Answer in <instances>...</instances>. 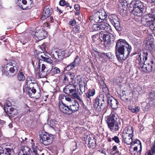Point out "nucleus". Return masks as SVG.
<instances>
[{
    "label": "nucleus",
    "mask_w": 155,
    "mask_h": 155,
    "mask_svg": "<svg viewBox=\"0 0 155 155\" xmlns=\"http://www.w3.org/2000/svg\"><path fill=\"white\" fill-rule=\"evenodd\" d=\"M105 101H107L108 104L114 109L118 107V102L109 94L107 87L104 88L103 92L96 98L93 106L94 109L97 111L106 110L107 106Z\"/></svg>",
    "instance_id": "nucleus-1"
},
{
    "label": "nucleus",
    "mask_w": 155,
    "mask_h": 155,
    "mask_svg": "<svg viewBox=\"0 0 155 155\" xmlns=\"http://www.w3.org/2000/svg\"><path fill=\"white\" fill-rule=\"evenodd\" d=\"M95 31L103 30L99 33V37L100 40L104 41V45L106 48L109 47L111 44L113 43L115 40L114 35L109 32L111 31L110 26L104 22L100 24H96L93 25Z\"/></svg>",
    "instance_id": "nucleus-2"
},
{
    "label": "nucleus",
    "mask_w": 155,
    "mask_h": 155,
    "mask_svg": "<svg viewBox=\"0 0 155 155\" xmlns=\"http://www.w3.org/2000/svg\"><path fill=\"white\" fill-rule=\"evenodd\" d=\"M38 59L37 60L36 64L37 66L35 68V62L32 61V65L35 68V73L38 72V77L39 78H43L48 75L50 73L51 70L48 69L47 66L44 64H41L40 63V60L43 61L51 64L52 61L50 57L47 55L45 54L44 52H41L37 54Z\"/></svg>",
    "instance_id": "nucleus-3"
},
{
    "label": "nucleus",
    "mask_w": 155,
    "mask_h": 155,
    "mask_svg": "<svg viewBox=\"0 0 155 155\" xmlns=\"http://www.w3.org/2000/svg\"><path fill=\"white\" fill-rule=\"evenodd\" d=\"M132 50L131 46L125 40L119 39L117 41L115 46V54L120 62L126 59Z\"/></svg>",
    "instance_id": "nucleus-4"
},
{
    "label": "nucleus",
    "mask_w": 155,
    "mask_h": 155,
    "mask_svg": "<svg viewBox=\"0 0 155 155\" xmlns=\"http://www.w3.org/2000/svg\"><path fill=\"white\" fill-rule=\"evenodd\" d=\"M137 62H138L140 67L141 68L143 71L145 72H150L154 71L155 69V62L151 61L146 64L144 63L145 61L142 57V55L139 53L136 56Z\"/></svg>",
    "instance_id": "nucleus-5"
},
{
    "label": "nucleus",
    "mask_w": 155,
    "mask_h": 155,
    "mask_svg": "<svg viewBox=\"0 0 155 155\" xmlns=\"http://www.w3.org/2000/svg\"><path fill=\"white\" fill-rule=\"evenodd\" d=\"M129 7L133 8L132 13L135 16H141L145 11L143 4L140 1L134 0L130 4Z\"/></svg>",
    "instance_id": "nucleus-6"
},
{
    "label": "nucleus",
    "mask_w": 155,
    "mask_h": 155,
    "mask_svg": "<svg viewBox=\"0 0 155 155\" xmlns=\"http://www.w3.org/2000/svg\"><path fill=\"white\" fill-rule=\"evenodd\" d=\"M4 74L8 77L13 76L18 72V65L16 63L8 64L4 68Z\"/></svg>",
    "instance_id": "nucleus-7"
},
{
    "label": "nucleus",
    "mask_w": 155,
    "mask_h": 155,
    "mask_svg": "<svg viewBox=\"0 0 155 155\" xmlns=\"http://www.w3.org/2000/svg\"><path fill=\"white\" fill-rule=\"evenodd\" d=\"M75 85H73L70 84L64 88L63 91L65 94H70L74 98L82 102L80 97L78 95V91L76 90Z\"/></svg>",
    "instance_id": "nucleus-8"
},
{
    "label": "nucleus",
    "mask_w": 155,
    "mask_h": 155,
    "mask_svg": "<svg viewBox=\"0 0 155 155\" xmlns=\"http://www.w3.org/2000/svg\"><path fill=\"white\" fill-rule=\"evenodd\" d=\"M40 142L45 145L47 146L52 143L54 136L51 134L44 132L39 135Z\"/></svg>",
    "instance_id": "nucleus-9"
},
{
    "label": "nucleus",
    "mask_w": 155,
    "mask_h": 155,
    "mask_svg": "<svg viewBox=\"0 0 155 155\" xmlns=\"http://www.w3.org/2000/svg\"><path fill=\"white\" fill-rule=\"evenodd\" d=\"M107 15L104 10L97 12L94 16V18L95 21L96 23L102 22L107 17Z\"/></svg>",
    "instance_id": "nucleus-10"
},
{
    "label": "nucleus",
    "mask_w": 155,
    "mask_h": 155,
    "mask_svg": "<svg viewBox=\"0 0 155 155\" xmlns=\"http://www.w3.org/2000/svg\"><path fill=\"white\" fill-rule=\"evenodd\" d=\"M133 137L132 136L127 134H122V141L127 145H134L136 143L141 144L140 141L136 139L133 141Z\"/></svg>",
    "instance_id": "nucleus-11"
},
{
    "label": "nucleus",
    "mask_w": 155,
    "mask_h": 155,
    "mask_svg": "<svg viewBox=\"0 0 155 155\" xmlns=\"http://www.w3.org/2000/svg\"><path fill=\"white\" fill-rule=\"evenodd\" d=\"M109 20L112 25L117 30L120 31V29L119 19L116 15H112L109 17Z\"/></svg>",
    "instance_id": "nucleus-12"
},
{
    "label": "nucleus",
    "mask_w": 155,
    "mask_h": 155,
    "mask_svg": "<svg viewBox=\"0 0 155 155\" xmlns=\"http://www.w3.org/2000/svg\"><path fill=\"white\" fill-rule=\"evenodd\" d=\"M107 123H120V120L117 114L112 113L107 117L106 120Z\"/></svg>",
    "instance_id": "nucleus-13"
},
{
    "label": "nucleus",
    "mask_w": 155,
    "mask_h": 155,
    "mask_svg": "<svg viewBox=\"0 0 155 155\" xmlns=\"http://www.w3.org/2000/svg\"><path fill=\"white\" fill-rule=\"evenodd\" d=\"M74 73L71 72H68L65 73L63 75L62 80L64 83L66 84H73L74 80Z\"/></svg>",
    "instance_id": "nucleus-14"
},
{
    "label": "nucleus",
    "mask_w": 155,
    "mask_h": 155,
    "mask_svg": "<svg viewBox=\"0 0 155 155\" xmlns=\"http://www.w3.org/2000/svg\"><path fill=\"white\" fill-rule=\"evenodd\" d=\"M135 146L133 148L132 147L131 145L130 148V153L132 155H140L142 150V146L141 143H136Z\"/></svg>",
    "instance_id": "nucleus-15"
},
{
    "label": "nucleus",
    "mask_w": 155,
    "mask_h": 155,
    "mask_svg": "<svg viewBox=\"0 0 155 155\" xmlns=\"http://www.w3.org/2000/svg\"><path fill=\"white\" fill-rule=\"evenodd\" d=\"M59 102L64 103L67 102V103H73L74 101V99L70 95H65L64 94H60L59 96Z\"/></svg>",
    "instance_id": "nucleus-16"
},
{
    "label": "nucleus",
    "mask_w": 155,
    "mask_h": 155,
    "mask_svg": "<svg viewBox=\"0 0 155 155\" xmlns=\"http://www.w3.org/2000/svg\"><path fill=\"white\" fill-rule=\"evenodd\" d=\"M35 38H37L35 39L36 41H40L45 38L47 36V32L43 30H38L35 32Z\"/></svg>",
    "instance_id": "nucleus-17"
},
{
    "label": "nucleus",
    "mask_w": 155,
    "mask_h": 155,
    "mask_svg": "<svg viewBox=\"0 0 155 155\" xmlns=\"http://www.w3.org/2000/svg\"><path fill=\"white\" fill-rule=\"evenodd\" d=\"M52 12V9L49 6H45L43 12L42 16L41 18V20H44L49 17Z\"/></svg>",
    "instance_id": "nucleus-18"
},
{
    "label": "nucleus",
    "mask_w": 155,
    "mask_h": 155,
    "mask_svg": "<svg viewBox=\"0 0 155 155\" xmlns=\"http://www.w3.org/2000/svg\"><path fill=\"white\" fill-rule=\"evenodd\" d=\"M58 106L60 111L63 113L70 114L69 106L66 105L64 103L59 101Z\"/></svg>",
    "instance_id": "nucleus-19"
},
{
    "label": "nucleus",
    "mask_w": 155,
    "mask_h": 155,
    "mask_svg": "<svg viewBox=\"0 0 155 155\" xmlns=\"http://www.w3.org/2000/svg\"><path fill=\"white\" fill-rule=\"evenodd\" d=\"M0 155H15V153L12 149L0 147Z\"/></svg>",
    "instance_id": "nucleus-20"
},
{
    "label": "nucleus",
    "mask_w": 155,
    "mask_h": 155,
    "mask_svg": "<svg viewBox=\"0 0 155 155\" xmlns=\"http://www.w3.org/2000/svg\"><path fill=\"white\" fill-rule=\"evenodd\" d=\"M153 15L154 18L155 19L154 20L146 21L147 24L143 23V21L145 19L144 18L142 19V23L146 26H149L151 29L155 31V12L153 13Z\"/></svg>",
    "instance_id": "nucleus-21"
},
{
    "label": "nucleus",
    "mask_w": 155,
    "mask_h": 155,
    "mask_svg": "<svg viewBox=\"0 0 155 155\" xmlns=\"http://www.w3.org/2000/svg\"><path fill=\"white\" fill-rule=\"evenodd\" d=\"M108 127L110 130L112 132H115L118 130L120 128V123H107Z\"/></svg>",
    "instance_id": "nucleus-22"
},
{
    "label": "nucleus",
    "mask_w": 155,
    "mask_h": 155,
    "mask_svg": "<svg viewBox=\"0 0 155 155\" xmlns=\"http://www.w3.org/2000/svg\"><path fill=\"white\" fill-rule=\"evenodd\" d=\"M149 99L150 101L149 103L150 106L155 107V92L152 91L149 94Z\"/></svg>",
    "instance_id": "nucleus-23"
},
{
    "label": "nucleus",
    "mask_w": 155,
    "mask_h": 155,
    "mask_svg": "<svg viewBox=\"0 0 155 155\" xmlns=\"http://www.w3.org/2000/svg\"><path fill=\"white\" fill-rule=\"evenodd\" d=\"M74 104L70 105L69 106V112L71 114L75 111L78 110L79 107V104L76 101H74Z\"/></svg>",
    "instance_id": "nucleus-24"
},
{
    "label": "nucleus",
    "mask_w": 155,
    "mask_h": 155,
    "mask_svg": "<svg viewBox=\"0 0 155 155\" xmlns=\"http://www.w3.org/2000/svg\"><path fill=\"white\" fill-rule=\"evenodd\" d=\"M15 108L12 107H10L4 108V110L6 113L9 117H14L15 113L14 111Z\"/></svg>",
    "instance_id": "nucleus-25"
},
{
    "label": "nucleus",
    "mask_w": 155,
    "mask_h": 155,
    "mask_svg": "<svg viewBox=\"0 0 155 155\" xmlns=\"http://www.w3.org/2000/svg\"><path fill=\"white\" fill-rule=\"evenodd\" d=\"M25 84L28 85L29 84L30 87H32V85H36V81H35V78L31 76H28L27 78L25 81Z\"/></svg>",
    "instance_id": "nucleus-26"
},
{
    "label": "nucleus",
    "mask_w": 155,
    "mask_h": 155,
    "mask_svg": "<svg viewBox=\"0 0 155 155\" xmlns=\"http://www.w3.org/2000/svg\"><path fill=\"white\" fill-rule=\"evenodd\" d=\"M122 134L133 136V131L132 127L130 126L126 127L123 132Z\"/></svg>",
    "instance_id": "nucleus-27"
},
{
    "label": "nucleus",
    "mask_w": 155,
    "mask_h": 155,
    "mask_svg": "<svg viewBox=\"0 0 155 155\" xmlns=\"http://www.w3.org/2000/svg\"><path fill=\"white\" fill-rule=\"evenodd\" d=\"M15 2L18 6L23 9L26 8L27 2L25 0H15Z\"/></svg>",
    "instance_id": "nucleus-28"
},
{
    "label": "nucleus",
    "mask_w": 155,
    "mask_h": 155,
    "mask_svg": "<svg viewBox=\"0 0 155 155\" xmlns=\"http://www.w3.org/2000/svg\"><path fill=\"white\" fill-rule=\"evenodd\" d=\"M95 94V90L94 89L89 90L88 91L86 94V98L88 100V101H91V100L93 96Z\"/></svg>",
    "instance_id": "nucleus-29"
},
{
    "label": "nucleus",
    "mask_w": 155,
    "mask_h": 155,
    "mask_svg": "<svg viewBox=\"0 0 155 155\" xmlns=\"http://www.w3.org/2000/svg\"><path fill=\"white\" fill-rule=\"evenodd\" d=\"M80 59L78 56H77L74 61L71 63L69 64L71 67L72 69H74L75 67L77 66L80 63Z\"/></svg>",
    "instance_id": "nucleus-30"
},
{
    "label": "nucleus",
    "mask_w": 155,
    "mask_h": 155,
    "mask_svg": "<svg viewBox=\"0 0 155 155\" xmlns=\"http://www.w3.org/2000/svg\"><path fill=\"white\" fill-rule=\"evenodd\" d=\"M88 147L91 148H93L96 146V142L94 138L92 139L89 137H88Z\"/></svg>",
    "instance_id": "nucleus-31"
},
{
    "label": "nucleus",
    "mask_w": 155,
    "mask_h": 155,
    "mask_svg": "<svg viewBox=\"0 0 155 155\" xmlns=\"http://www.w3.org/2000/svg\"><path fill=\"white\" fill-rule=\"evenodd\" d=\"M21 151L22 152L21 154H31V153H32L31 152V150L30 148L26 146L22 147H21Z\"/></svg>",
    "instance_id": "nucleus-32"
},
{
    "label": "nucleus",
    "mask_w": 155,
    "mask_h": 155,
    "mask_svg": "<svg viewBox=\"0 0 155 155\" xmlns=\"http://www.w3.org/2000/svg\"><path fill=\"white\" fill-rule=\"evenodd\" d=\"M21 151L22 152L21 154H31V153H32L31 152V150L30 148L26 146L22 147H21Z\"/></svg>",
    "instance_id": "nucleus-33"
},
{
    "label": "nucleus",
    "mask_w": 155,
    "mask_h": 155,
    "mask_svg": "<svg viewBox=\"0 0 155 155\" xmlns=\"http://www.w3.org/2000/svg\"><path fill=\"white\" fill-rule=\"evenodd\" d=\"M51 71L50 73L51 75L54 76L59 74L60 73L61 71L59 68L57 67H55L50 69Z\"/></svg>",
    "instance_id": "nucleus-34"
},
{
    "label": "nucleus",
    "mask_w": 155,
    "mask_h": 155,
    "mask_svg": "<svg viewBox=\"0 0 155 155\" xmlns=\"http://www.w3.org/2000/svg\"><path fill=\"white\" fill-rule=\"evenodd\" d=\"M128 109L131 112L136 114L139 111L140 107L138 106L133 107V106L131 105H129L128 107Z\"/></svg>",
    "instance_id": "nucleus-35"
},
{
    "label": "nucleus",
    "mask_w": 155,
    "mask_h": 155,
    "mask_svg": "<svg viewBox=\"0 0 155 155\" xmlns=\"http://www.w3.org/2000/svg\"><path fill=\"white\" fill-rule=\"evenodd\" d=\"M146 155H155V142L153 143V146L151 149L147 151Z\"/></svg>",
    "instance_id": "nucleus-36"
},
{
    "label": "nucleus",
    "mask_w": 155,
    "mask_h": 155,
    "mask_svg": "<svg viewBox=\"0 0 155 155\" xmlns=\"http://www.w3.org/2000/svg\"><path fill=\"white\" fill-rule=\"evenodd\" d=\"M80 90L81 93L84 92L85 90L86 84L84 81H79Z\"/></svg>",
    "instance_id": "nucleus-37"
},
{
    "label": "nucleus",
    "mask_w": 155,
    "mask_h": 155,
    "mask_svg": "<svg viewBox=\"0 0 155 155\" xmlns=\"http://www.w3.org/2000/svg\"><path fill=\"white\" fill-rule=\"evenodd\" d=\"M154 48L153 43L152 42H147L146 45V48L150 51H152Z\"/></svg>",
    "instance_id": "nucleus-38"
},
{
    "label": "nucleus",
    "mask_w": 155,
    "mask_h": 155,
    "mask_svg": "<svg viewBox=\"0 0 155 155\" xmlns=\"http://www.w3.org/2000/svg\"><path fill=\"white\" fill-rule=\"evenodd\" d=\"M101 56L102 57H104L106 58H108L109 59L112 58V54L111 52H108L106 54L105 53H102L101 54Z\"/></svg>",
    "instance_id": "nucleus-39"
},
{
    "label": "nucleus",
    "mask_w": 155,
    "mask_h": 155,
    "mask_svg": "<svg viewBox=\"0 0 155 155\" xmlns=\"http://www.w3.org/2000/svg\"><path fill=\"white\" fill-rule=\"evenodd\" d=\"M17 78L19 81H21L25 80V77L22 73L20 72L18 74Z\"/></svg>",
    "instance_id": "nucleus-40"
},
{
    "label": "nucleus",
    "mask_w": 155,
    "mask_h": 155,
    "mask_svg": "<svg viewBox=\"0 0 155 155\" xmlns=\"http://www.w3.org/2000/svg\"><path fill=\"white\" fill-rule=\"evenodd\" d=\"M12 101L10 99H8L6 101V102L4 105V108H6L10 107H12Z\"/></svg>",
    "instance_id": "nucleus-41"
},
{
    "label": "nucleus",
    "mask_w": 155,
    "mask_h": 155,
    "mask_svg": "<svg viewBox=\"0 0 155 155\" xmlns=\"http://www.w3.org/2000/svg\"><path fill=\"white\" fill-rule=\"evenodd\" d=\"M119 2L121 4V6L124 8H126L129 4L128 3L126 0H119Z\"/></svg>",
    "instance_id": "nucleus-42"
},
{
    "label": "nucleus",
    "mask_w": 155,
    "mask_h": 155,
    "mask_svg": "<svg viewBox=\"0 0 155 155\" xmlns=\"http://www.w3.org/2000/svg\"><path fill=\"white\" fill-rule=\"evenodd\" d=\"M53 57L56 59L58 60L59 58H60V55H59L58 51H55L52 52Z\"/></svg>",
    "instance_id": "nucleus-43"
},
{
    "label": "nucleus",
    "mask_w": 155,
    "mask_h": 155,
    "mask_svg": "<svg viewBox=\"0 0 155 155\" xmlns=\"http://www.w3.org/2000/svg\"><path fill=\"white\" fill-rule=\"evenodd\" d=\"M38 144L36 143H33L31 147L32 149L33 152H36L37 151L38 149Z\"/></svg>",
    "instance_id": "nucleus-44"
},
{
    "label": "nucleus",
    "mask_w": 155,
    "mask_h": 155,
    "mask_svg": "<svg viewBox=\"0 0 155 155\" xmlns=\"http://www.w3.org/2000/svg\"><path fill=\"white\" fill-rule=\"evenodd\" d=\"M32 86L30 87V85H29V86H27L26 87V91L28 93V94L29 96L31 97L32 95V93H31V89L32 88Z\"/></svg>",
    "instance_id": "nucleus-45"
},
{
    "label": "nucleus",
    "mask_w": 155,
    "mask_h": 155,
    "mask_svg": "<svg viewBox=\"0 0 155 155\" xmlns=\"http://www.w3.org/2000/svg\"><path fill=\"white\" fill-rule=\"evenodd\" d=\"M5 148H10L14 150V149L15 148V146L13 144L8 143Z\"/></svg>",
    "instance_id": "nucleus-46"
},
{
    "label": "nucleus",
    "mask_w": 155,
    "mask_h": 155,
    "mask_svg": "<svg viewBox=\"0 0 155 155\" xmlns=\"http://www.w3.org/2000/svg\"><path fill=\"white\" fill-rule=\"evenodd\" d=\"M112 140L117 143H119L120 142L119 139L117 136H114V137H113L112 138Z\"/></svg>",
    "instance_id": "nucleus-47"
},
{
    "label": "nucleus",
    "mask_w": 155,
    "mask_h": 155,
    "mask_svg": "<svg viewBox=\"0 0 155 155\" xmlns=\"http://www.w3.org/2000/svg\"><path fill=\"white\" fill-rule=\"evenodd\" d=\"M127 96L125 94V95H123L121 98V100L126 102L128 101H129V99Z\"/></svg>",
    "instance_id": "nucleus-48"
},
{
    "label": "nucleus",
    "mask_w": 155,
    "mask_h": 155,
    "mask_svg": "<svg viewBox=\"0 0 155 155\" xmlns=\"http://www.w3.org/2000/svg\"><path fill=\"white\" fill-rule=\"evenodd\" d=\"M148 53L147 52H144L142 55V57H143V58L145 61L147 59V56Z\"/></svg>",
    "instance_id": "nucleus-49"
},
{
    "label": "nucleus",
    "mask_w": 155,
    "mask_h": 155,
    "mask_svg": "<svg viewBox=\"0 0 155 155\" xmlns=\"http://www.w3.org/2000/svg\"><path fill=\"white\" fill-rule=\"evenodd\" d=\"M67 2H66L65 0H61L60 1L59 5L61 6L66 5Z\"/></svg>",
    "instance_id": "nucleus-50"
},
{
    "label": "nucleus",
    "mask_w": 155,
    "mask_h": 155,
    "mask_svg": "<svg viewBox=\"0 0 155 155\" xmlns=\"http://www.w3.org/2000/svg\"><path fill=\"white\" fill-rule=\"evenodd\" d=\"M59 55H60V58H59L58 60H60L61 59H62L63 56L64 55V51H62L61 52H58Z\"/></svg>",
    "instance_id": "nucleus-51"
},
{
    "label": "nucleus",
    "mask_w": 155,
    "mask_h": 155,
    "mask_svg": "<svg viewBox=\"0 0 155 155\" xmlns=\"http://www.w3.org/2000/svg\"><path fill=\"white\" fill-rule=\"evenodd\" d=\"M76 21L74 19H73L69 22L70 25L72 26L76 24Z\"/></svg>",
    "instance_id": "nucleus-52"
},
{
    "label": "nucleus",
    "mask_w": 155,
    "mask_h": 155,
    "mask_svg": "<svg viewBox=\"0 0 155 155\" xmlns=\"http://www.w3.org/2000/svg\"><path fill=\"white\" fill-rule=\"evenodd\" d=\"M80 6L78 4H75L74 5V8L76 11H78L80 9Z\"/></svg>",
    "instance_id": "nucleus-53"
},
{
    "label": "nucleus",
    "mask_w": 155,
    "mask_h": 155,
    "mask_svg": "<svg viewBox=\"0 0 155 155\" xmlns=\"http://www.w3.org/2000/svg\"><path fill=\"white\" fill-rule=\"evenodd\" d=\"M66 6L67 7H69V10H70V12H71L72 11V7L70 5V4L69 3L67 2L66 5Z\"/></svg>",
    "instance_id": "nucleus-54"
},
{
    "label": "nucleus",
    "mask_w": 155,
    "mask_h": 155,
    "mask_svg": "<svg viewBox=\"0 0 155 155\" xmlns=\"http://www.w3.org/2000/svg\"><path fill=\"white\" fill-rule=\"evenodd\" d=\"M65 69L67 71H69L72 69H73L71 67L69 64H68V66L65 67Z\"/></svg>",
    "instance_id": "nucleus-55"
},
{
    "label": "nucleus",
    "mask_w": 155,
    "mask_h": 155,
    "mask_svg": "<svg viewBox=\"0 0 155 155\" xmlns=\"http://www.w3.org/2000/svg\"><path fill=\"white\" fill-rule=\"evenodd\" d=\"M112 154L113 155H120V153L118 151H116L113 152Z\"/></svg>",
    "instance_id": "nucleus-56"
},
{
    "label": "nucleus",
    "mask_w": 155,
    "mask_h": 155,
    "mask_svg": "<svg viewBox=\"0 0 155 155\" xmlns=\"http://www.w3.org/2000/svg\"><path fill=\"white\" fill-rule=\"evenodd\" d=\"M152 5L155 6V0H149Z\"/></svg>",
    "instance_id": "nucleus-57"
},
{
    "label": "nucleus",
    "mask_w": 155,
    "mask_h": 155,
    "mask_svg": "<svg viewBox=\"0 0 155 155\" xmlns=\"http://www.w3.org/2000/svg\"><path fill=\"white\" fill-rule=\"evenodd\" d=\"M40 48L42 51H44L46 50V48L44 46L42 45L40 47Z\"/></svg>",
    "instance_id": "nucleus-58"
},
{
    "label": "nucleus",
    "mask_w": 155,
    "mask_h": 155,
    "mask_svg": "<svg viewBox=\"0 0 155 155\" xmlns=\"http://www.w3.org/2000/svg\"><path fill=\"white\" fill-rule=\"evenodd\" d=\"M32 88L31 89V93L32 94V93L35 94L36 92V90L34 88V87L33 86H32Z\"/></svg>",
    "instance_id": "nucleus-59"
},
{
    "label": "nucleus",
    "mask_w": 155,
    "mask_h": 155,
    "mask_svg": "<svg viewBox=\"0 0 155 155\" xmlns=\"http://www.w3.org/2000/svg\"><path fill=\"white\" fill-rule=\"evenodd\" d=\"M117 147L115 145L113 147L112 150H113V152L117 151Z\"/></svg>",
    "instance_id": "nucleus-60"
},
{
    "label": "nucleus",
    "mask_w": 155,
    "mask_h": 155,
    "mask_svg": "<svg viewBox=\"0 0 155 155\" xmlns=\"http://www.w3.org/2000/svg\"><path fill=\"white\" fill-rule=\"evenodd\" d=\"M96 36L98 37V35H93L92 36V38L93 40L95 41L96 40Z\"/></svg>",
    "instance_id": "nucleus-61"
},
{
    "label": "nucleus",
    "mask_w": 155,
    "mask_h": 155,
    "mask_svg": "<svg viewBox=\"0 0 155 155\" xmlns=\"http://www.w3.org/2000/svg\"><path fill=\"white\" fill-rule=\"evenodd\" d=\"M79 82V81H81V79L80 78V76H78L75 78Z\"/></svg>",
    "instance_id": "nucleus-62"
},
{
    "label": "nucleus",
    "mask_w": 155,
    "mask_h": 155,
    "mask_svg": "<svg viewBox=\"0 0 155 155\" xmlns=\"http://www.w3.org/2000/svg\"><path fill=\"white\" fill-rule=\"evenodd\" d=\"M5 123V122L3 120H0V124L1 125H3Z\"/></svg>",
    "instance_id": "nucleus-63"
},
{
    "label": "nucleus",
    "mask_w": 155,
    "mask_h": 155,
    "mask_svg": "<svg viewBox=\"0 0 155 155\" xmlns=\"http://www.w3.org/2000/svg\"><path fill=\"white\" fill-rule=\"evenodd\" d=\"M107 141H108L109 142H111L112 141V138H107Z\"/></svg>",
    "instance_id": "nucleus-64"
}]
</instances>
